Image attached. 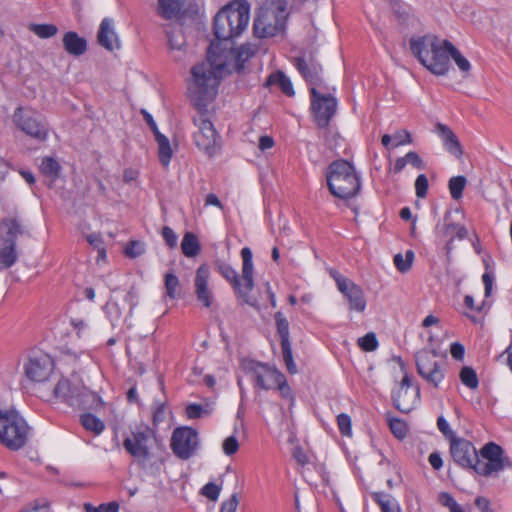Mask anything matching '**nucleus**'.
I'll list each match as a JSON object with an SVG mask.
<instances>
[{"label": "nucleus", "instance_id": "53", "mask_svg": "<svg viewBox=\"0 0 512 512\" xmlns=\"http://www.w3.org/2000/svg\"><path fill=\"white\" fill-rule=\"evenodd\" d=\"M337 424L340 433L343 436H351L352 429H351V418L349 415L345 413H341L337 416Z\"/></svg>", "mask_w": 512, "mask_h": 512}, {"label": "nucleus", "instance_id": "4", "mask_svg": "<svg viewBox=\"0 0 512 512\" xmlns=\"http://www.w3.org/2000/svg\"><path fill=\"white\" fill-rule=\"evenodd\" d=\"M326 181L330 193L339 199L356 196L361 182L354 166L344 159L333 161L327 168Z\"/></svg>", "mask_w": 512, "mask_h": 512}, {"label": "nucleus", "instance_id": "61", "mask_svg": "<svg viewBox=\"0 0 512 512\" xmlns=\"http://www.w3.org/2000/svg\"><path fill=\"white\" fill-rule=\"evenodd\" d=\"M165 419V404L160 402H155V409L153 410L152 422L154 426H157L159 423L163 422Z\"/></svg>", "mask_w": 512, "mask_h": 512}, {"label": "nucleus", "instance_id": "15", "mask_svg": "<svg viewBox=\"0 0 512 512\" xmlns=\"http://www.w3.org/2000/svg\"><path fill=\"white\" fill-rule=\"evenodd\" d=\"M199 445L198 432L188 426L176 428L171 437L170 447L179 459L188 460Z\"/></svg>", "mask_w": 512, "mask_h": 512}, {"label": "nucleus", "instance_id": "40", "mask_svg": "<svg viewBox=\"0 0 512 512\" xmlns=\"http://www.w3.org/2000/svg\"><path fill=\"white\" fill-rule=\"evenodd\" d=\"M274 319L281 343L290 342L289 322L285 315L281 311H278L274 314Z\"/></svg>", "mask_w": 512, "mask_h": 512}, {"label": "nucleus", "instance_id": "31", "mask_svg": "<svg viewBox=\"0 0 512 512\" xmlns=\"http://www.w3.org/2000/svg\"><path fill=\"white\" fill-rule=\"evenodd\" d=\"M266 85H278L281 91L290 97L293 96L295 93L290 79L282 71L272 73L268 77Z\"/></svg>", "mask_w": 512, "mask_h": 512}, {"label": "nucleus", "instance_id": "21", "mask_svg": "<svg viewBox=\"0 0 512 512\" xmlns=\"http://www.w3.org/2000/svg\"><path fill=\"white\" fill-rule=\"evenodd\" d=\"M210 269L208 265H200L195 273L194 292L198 302L205 308H210L214 302V294L209 287Z\"/></svg>", "mask_w": 512, "mask_h": 512}, {"label": "nucleus", "instance_id": "19", "mask_svg": "<svg viewBox=\"0 0 512 512\" xmlns=\"http://www.w3.org/2000/svg\"><path fill=\"white\" fill-rule=\"evenodd\" d=\"M419 395V387H412L411 378L405 373L399 389L392 395V400L397 410L402 413H409L418 402Z\"/></svg>", "mask_w": 512, "mask_h": 512}, {"label": "nucleus", "instance_id": "22", "mask_svg": "<svg viewBox=\"0 0 512 512\" xmlns=\"http://www.w3.org/2000/svg\"><path fill=\"white\" fill-rule=\"evenodd\" d=\"M25 375L32 381L43 382L53 370V361L48 355L30 357L24 366Z\"/></svg>", "mask_w": 512, "mask_h": 512}, {"label": "nucleus", "instance_id": "46", "mask_svg": "<svg viewBox=\"0 0 512 512\" xmlns=\"http://www.w3.org/2000/svg\"><path fill=\"white\" fill-rule=\"evenodd\" d=\"M30 30L38 37L46 39L56 35L58 28L54 24H32Z\"/></svg>", "mask_w": 512, "mask_h": 512}, {"label": "nucleus", "instance_id": "13", "mask_svg": "<svg viewBox=\"0 0 512 512\" xmlns=\"http://www.w3.org/2000/svg\"><path fill=\"white\" fill-rule=\"evenodd\" d=\"M154 431L147 425L136 426L123 441V447L132 457L147 460L150 457V442Z\"/></svg>", "mask_w": 512, "mask_h": 512}, {"label": "nucleus", "instance_id": "38", "mask_svg": "<svg viewBox=\"0 0 512 512\" xmlns=\"http://www.w3.org/2000/svg\"><path fill=\"white\" fill-rule=\"evenodd\" d=\"M372 498L379 505L381 512H401L399 504L391 500L389 495L376 492L372 494Z\"/></svg>", "mask_w": 512, "mask_h": 512}, {"label": "nucleus", "instance_id": "7", "mask_svg": "<svg viewBox=\"0 0 512 512\" xmlns=\"http://www.w3.org/2000/svg\"><path fill=\"white\" fill-rule=\"evenodd\" d=\"M417 373L433 387L438 388L445 378L446 356L434 348H424L415 355Z\"/></svg>", "mask_w": 512, "mask_h": 512}, {"label": "nucleus", "instance_id": "36", "mask_svg": "<svg viewBox=\"0 0 512 512\" xmlns=\"http://www.w3.org/2000/svg\"><path fill=\"white\" fill-rule=\"evenodd\" d=\"M164 286L166 296L170 299H176L180 297L181 285L179 278L172 272H167L164 276Z\"/></svg>", "mask_w": 512, "mask_h": 512}, {"label": "nucleus", "instance_id": "41", "mask_svg": "<svg viewBox=\"0 0 512 512\" xmlns=\"http://www.w3.org/2000/svg\"><path fill=\"white\" fill-rule=\"evenodd\" d=\"M461 382L469 389L478 388L479 380L476 371L470 366H464L459 374Z\"/></svg>", "mask_w": 512, "mask_h": 512}, {"label": "nucleus", "instance_id": "51", "mask_svg": "<svg viewBox=\"0 0 512 512\" xmlns=\"http://www.w3.org/2000/svg\"><path fill=\"white\" fill-rule=\"evenodd\" d=\"M125 255L129 258H136L145 252L144 244L139 241H130L125 247Z\"/></svg>", "mask_w": 512, "mask_h": 512}, {"label": "nucleus", "instance_id": "57", "mask_svg": "<svg viewBox=\"0 0 512 512\" xmlns=\"http://www.w3.org/2000/svg\"><path fill=\"white\" fill-rule=\"evenodd\" d=\"M223 451L226 455L231 456L235 454L239 449V442L236 436L227 437L222 445Z\"/></svg>", "mask_w": 512, "mask_h": 512}, {"label": "nucleus", "instance_id": "11", "mask_svg": "<svg viewBox=\"0 0 512 512\" xmlns=\"http://www.w3.org/2000/svg\"><path fill=\"white\" fill-rule=\"evenodd\" d=\"M435 236L443 244L447 260L450 261L451 253L454 249V240H463L468 236L467 228L452 220L450 212H446L442 220L435 226Z\"/></svg>", "mask_w": 512, "mask_h": 512}, {"label": "nucleus", "instance_id": "39", "mask_svg": "<svg viewBox=\"0 0 512 512\" xmlns=\"http://www.w3.org/2000/svg\"><path fill=\"white\" fill-rule=\"evenodd\" d=\"M166 35L170 49L181 51L186 46L185 36L180 28H170Z\"/></svg>", "mask_w": 512, "mask_h": 512}, {"label": "nucleus", "instance_id": "44", "mask_svg": "<svg viewBox=\"0 0 512 512\" xmlns=\"http://www.w3.org/2000/svg\"><path fill=\"white\" fill-rule=\"evenodd\" d=\"M413 260L414 252L412 250L406 251L405 258L400 253L394 256V264L397 270L401 273H405L410 270Z\"/></svg>", "mask_w": 512, "mask_h": 512}, {"label": "nucleus", "instance_id": "35", "mask_svg": "<svg viewBox=\"0 0 512 512\" xmlns=\"http://www.w3.org/2000/svg\"><path fill=\"white\" fill-rule=\"evenodd\" d=\"M155 140L159 147V161L166 167L169 165L172 157V149L169 139L165 135L157 133Z\"/></svg>", "mask_w": 512, "mask_h": 512}, {"label": "nucleus", "instance_id": "32", "mask_svg": "<svg viewBox=\"0 0 512 512\" xmlns=\"http://www.w3.org/2000/svg\"><path fill=\"white\" fill-rule=\"evenodd\" d=\"M182 253L189 258L196 257L201 250V245L195 234L187 232L181 242Z\"/></svg>", "mask_w": 512, "mask_h": 512}, {"label": "nucleus", "instance_id": "8", "mask_svg": "<svg viewBox=\"0 0 512 512\" xmlns=\"http://www.w3.org/2000/svg\"><path fill=\"white\" fill-rule=\"evenodd\" d=\"M53 394L69 406L76 409H90L98 402L96 393L84 386L72 385L68 379L62 378L53 388Z\"/></svg>", "mask_w": 512, "mask_h": 512}, {"label": "nucleus", "instance_id": "33", "mask_svg": "<svg viewBox=\"0 0 512 512\" xmlns=\"http://www.w3.org/2000/svg\"><path fill=\"white\" fill-rule=\"evenodd\" d=\"M18 259L15 245L1 244L0 246V270L8 269Z\"/></svg>", "mask_w": 512, "mask_h": 512}, {"label": "nucleus", "instance_id": "30", "mask_svg": "<svg viewBox=\"0 0 512 512\" xmlns=\"http://www.w3.org/2000/svg\"><path fill=\"white\" fill-rule=\"evenodd\" d=\"M184 6V0H158V14L164 19L176 17Z\"/></svg>", "mask_w": 512, "mask_h": 512}, {"label": "nucleus", "instance_id": "43", "mask_svg": "<svg viewBox=\"0 0 512 512\" xmlns=\"http://www.w3.org/2000/svg\"><path fill=\"white\" fill-rule=\"evenodd\" d=\"M466 183L467 180L464 176H455L449 180L448 187L450 190L451 197L454 200H458L462 197Z\"/></svg>", "mask_w": 512, "mask_h": 512}, {"label": "nucleus", "instance_id": "62", "mask_svg": "<svg viewBox=\"0 0 512 512\" xmlns=\"http://www.w3.org/2000/svg\"><path fill=\"white\" fill-rule=\"evenodd\" d=\"M239 500L237 494L234 493L230 498L224 501L221 505L220 512H236Z\"/></svg>", "mask_w": 512, "mask_h": 512}, {"label": "nucleus", "instance_id": "49", "mask_svg": "<svg viewBox=\"0 0 512 512\" xmlns=\"http://www.w3.org/2000/svg\"><path fill=\"white\" fill-rule=\"evenodd\" d=\"M358 345L364 351L371 352L377 349L378 340L373 332L367 333L358 339Z\"/></svg>", "mask_w": 512, "mask_h": 512}, {"label": "nucleus", "instance_id": "10", "mask_svg": "<svg viewBox=\"0 0 512 512\" xmlns=\"http://www.w3.org/2000/svg\"><path fill=\"white\" fill-rule=\"evenodd\" d=\"M198 114L193 117V123L197 130L193 133L196 146L208 156H213L217 151L218 134L213 123L207 118V108L197 110Z\"/></svg>", "mask_w": 512, "mask_h": 512}, {"label": "nucleus", "instance_id": "50", "mask_svg": "<svg viewBox=\"0 0 512 512\" xmlns=\"http://www.w3.org/2000/svg\"><path fill=\"white\" fill-rule=\"evenodd\" d=\"M84 510L86 512H119V504L115 501H112L95 507L91 503H85Z\"/></svg>", "mask_w": 512, "mask_h": 512}, {"label": "nucleus", "instance_id": "52", "mask_svg": "<svg viewBox=\"0 0 512 512\" xmlns=\"http://www.w3.org/2000/svg\"><path fill=\"white\" fill-rule=\"evenodd\" d=\"M220 492L221 486L213 482L205 484L201 489V494L211 501H216L219 497Z\"/></svg>", "mask_w": 512, "mask_h": 512}, {"label": "nucleus", "instance_id": "29", "mask_svg": "<svg viewBox=\"0 0 512 512\" xmlns=\"http://www.w3.org/2000/svg\"><path fill=\"white\" fill-rule=\"evenodd\" d=\"M63 46L67 53L80 56L87 50V41L80 37L76 32L69 31L63 37Z\"/></svg>", "mask_w": 512, "mask_h": 512}, {"label": "nucleus", "instance_id": "28", "mask_svg": "<svg viewBox=\"0 0 512 512\" xmlns=\"http://www.w3.org/2000/svg\"><path fill=\"white\" fill-rule=\"evenodd\" d=\"M436 131L441 137L445 148L455 157L460 158L463 154L461 144L456 134L442 123L436 124Z\"/></svg>", "mask_w": 512, "mask_h": 512}, {"label": "nucleus", "instance_id": "42", "mask_svg": "<svg viewBox=\"0 0 512 512\" xmlns=\"http://www.w3.org/2000/svg\"><path fill=\"white\" fill-rule=\"evenodd\" d=\"M61 170L60 164L52 157H45L40 164V171L45 176L57 178Z\"/></svg>", "mask_w": 512, "mask_h": 512}, {"label": "nucleus", "instance_id": "58", "mask_svg": "<svg viewBox=\"0 0 512 512\" xmlns=\"http://www.w3.org/2000/svg\"><path fill=\"white\" fill-rule=\"evenodd\" d=\"M161 234L167 246L174 248L177 245L178 237L172 228L169 226H164L162 228Z\"/></svg>", "mask_w": 512, "mask_h": 512}, {"label": "nucleus", "instance_id": "9", "mask_svg": "<svg viewBox=\"0 0 512 512\" xmlns=\"http://www.w3.org/2000/svg\"><path fill=\"white\" fill-rule=\"evenodd\" d=\"M511 467L512 461L505 455L503 448L494 442H488L479 451L474 472L480 476L490 477Z\"/></svg>", "mask_w": 512, "mask_h": 512}, {"label": "nucleus", "instance_id": "56", "mask_svg": "<svg viewBox=\"0 0 512 512\" xmlns=\"http://www.w3.org/2000/svg\"><path fill=\"white\" fill-rule=\"evenodd\" d=\"M437 427L439 431L445 436L446 439H448L449 443H451V440L453 438H457L455 432L451 430L448 422L443 416H439L437 418Z\"/></svg>", "mask_w": 512, "mask_h": 512}, {"label": "nucleus", "instance_id": "2", "mask_svg": "<svg viewBox=\"0 0 512 512\" xmlns=\"http://www.w3.org/2000/svg\"><path fill=\"white\" fill-rule=\"evenodd\" d=\"M250 5L246 0H236L222 8L214 17L213 32L215 40L211 43L228 45L238 37L249 22Z\"/></svg>", "mask_w": 512, "mask_h": 512}, {"label": "nucleus", "instance_id": "18", "mask_svg": "<svg viewBox=\"0 0 512 512\" xmlns=\"http://www.w3.org/2000/svg\"><path fill=\"white\" fill-rule=\"evenodd\" d=\"M334 278L338 290L343 294L348 304V309L357 313H363L367 306L364 291L352 280L341 274L334 272L331 274Z\"/></svg>", "mask_w": 512, "mask_h": 512}, {"label": "nucleus", "instance_id": "6", "mask_svg": "<svg viewBox=\"0 0 512 512\" xmlns=\"http://www.w3.org/2000/svg\"><path fill=\"white\" fill-rule=\"evenodd\" d=\"M218 48L215 51L217 68H224L227 73L233 71L240 73L244 69V64L252 58L258 51V45L245 43L238 49L233 48V43L221 46V43H215Z\"/></svg>", "mask_w": 512, "mask_h": 512}, {"label": "nucleus", "instance_id": "47", "mask_svg": "<svg viewBox=\"0 0 512 512\" xmlns=\"http://www.w3.org/2000/svg\"><path fill=\"white\" fill-rule=\"evenodd\" d=\"M281 348H282L283 360H284L287 370L291 374L297 373V366L293 360L290 342L281 343Z\"/></svg>", "mask_w": 512, "mask_h": 512}, {"label": "nucleus", "instance_id": "60", "mask_svg": "<svg viewBox=\"0 0 512 512\" xmlns=\"http://www.w3.org/2000/svg\"><path fill=\"white\" fill-rule=\"evenodd\" d=\"M412 142L411 135L406 130L397 131L393 135V147H398Z\"/></svg>", "mask_w": 512, "mask_h": 512}, {"label": "nucleus", "instance_id": "20", "mask_svg": "<svg viewBox=\"0 0 512 512\" xmlns=\"http://www.w3.org/2000/svg\"><path fill=\"white\" fill-rule=\"evenodd\" d=\"M245 368L252 373L255 385L263 390L272 389L277 379H281V372L267 364L249 361Z\"/></svg>", "mask_w": 512, "mask_h": 512}, {"label": "nucleus", "instance_id": "26", "mask_svg": "<svg viewBox=\"0 0 512 512\" xmlns=\"http://www.w3.org/2000/svg\"><path fill=\"white\" fill-rule=\"evenodd\" d=\"M97 41L99 45L108 51L120 49L121 44L114 28V20L112 18H104L97 32Z\"/></svg>", "mask_w": 512, "mask_h": 512}, {"label": "nucleus", "instance_id": "17", "mask_svg": "<svg viewBox=\"0 0 512 512\" xmlns=\"http://www.w3.org/2000/svg\"><path fill=\"white\" fill-rule=\"evenodd\" d=\"M449 453L456 465L474 472L479 452L471 441L462 437L453 438L449 443Z\"/></svg>", "mask_w": 512, "mask_h": 512}, {"label": "nucleus", "instance_id": "12", "mask_svg": "<svg viewBox=\"0 0 512 512\" xmlns=\"http://www.w3.org/2000/svg\"><path fill=\"white\" fill-rule=\"evenodd\" d=\"M284 10L277 11L268 8H261L253 23V33L257 38H268L277 35L284 29Z\"/></svg>", "mask_w": 512, "mask_h": 512}, {"label": "nucleus", "instance_id": "64", "mask_svg": "<svg viewBox=\"0 0 512 512\" xmlns=\"http://www.w3.org/2000/svg\"><path fill=\"white\" fill-rule=\"evenodd\" d=\"M275 387L278 388L282 397H284V398L291 397V389H290L289 385L287 384L285 376L282 373H281V379H277V382H275Z\"/></svg>", "mask_w": 512, "mask_h": 512}, {"label": "nucleus", "instance_id": "5", "mask_svg": "<svg viewBox=\"0 0 512 512\" xmlns=\"http://www.w3.org/2000/svg\"><path fill=\"white\" fill-rule=\"evenodd\" d=\"M30 427L14 408H0V444L11 451L23 448L29 438Z\"/></svg>", "mask_w": 512, "mask_h": 512}, {"label": "nucleus", "instance_id": "14", "mask_svg": "<svg viewBox=\"0 0 512 512\" xmlns=\"http://www.w3.org/2000/svg\"><path fill=\"white\" fill-rule=\"evenodd\" d=\"M15 125L30 137L44 141L47 138L48 129L41 116L34 110L18 107L13 114Z\"/></svg>", "mask_w": 512, "mask_h": 512}, {"label": "nucleus", "instance_id": "24", "mask_svg": "<svg viewBox=\"0 0 512 512\" xmlns=\"http://www.w3.org/2000/svg\"><path fill=\"white\" fill-rule=\"evenodd\" d=\"M30 236L28 229L17 217H5L0 221V243L15 245L18 236Z\"/></svg>", "mask_w": 512, "mask_h": 512}, {"label": "nucleus", "instance_id": "48", "mask_svg": "<svg viewBox=\"0 0 512 512\" xmlns=\"http://www.w3.org/2000/svg\"><path fill=\"white\" fill-rule=\"evenodd\" d=\"M389 427L393 435L398 439H403L407 434V425L401 419L389 418Z\"/></svg>", "mask_w": 512, "mask_h": 512}, {"label": "nucleus", "instance_id": "23", "mask_svg": "<svg viewBox=\"0 0 512 512\" xmlns=\"http://www.w3.org/2000/svg\"><path fill=\"white\" fill-rule=\"evenodd\" d=\"M423 66L435 75H444L448 72L450 67L449 51L445 47L444 41L442 44L439 41L436 42L435 49L432 50Z\"/></svg>", "mask_w": 512, "mask_h": 512}, {"label": "nucleus", "instance_id": "27", "mask_svg": "<svg viewBox=\"0 0 512 512\" xmlns=\"http://www.w3.org/2000/svg\"><path fill=\"white\" fill-rule=\"evenodd\" d=\"M438 38L435 35L427 34L423 36L412 37L409 40V46L412 54L423 65L431 54L432 50L436 47Z\"/></svg>", "mask_w": 512, "mask_h": 512}, {"label": "nucleus", "instance_id": "16", "mask_svg": "<svg viewBox=\"0 0 512 512\" xmlns=\"http://www.w3.org/2000/svg\"><path fill=\"white\" fill-rule=\"evenodd\" d=\"M310 97L314 121L318 127L326 128L336 113V98L320 94L315 87L310 88Z\"/></svg>", "mask_w": 512, "mask_h": 512}, {"label": "nucleus", "instance_id": "54", "mask_svg": "<svg viewBox=\"0 0 512 512\" xmlns=\"http://www.w3.org/2000/svg\"><path fill=\"white\" fill-rule=\"evenodd\" d=\"M429 188L426 175L420 174L415 180V191L418 198H425Z\"/></svg>", "mask_w": 512, "mask_h": 512}, {"label": "nucleus", "instance_id": "3", "mask_svg": "<svg viewBox=\"0 0 512 512\" xmlns=\"http://www.w3.org/2000/svg\"><path fill=\"white\" fill-rule=\"evenodd\" d=\"M242 272L239 277L237 271L229 264L222 260L214 262L215 270L226 279L232 286L236 297L241 300L242 304L258 308L257 300L250 296V292L254 288V267L252 261V251L248 247L241 250Z\"/></svg>", "mask_w": 512, "mask_h": 512}, {"label": "nucleus", "instance_id": "55", "mask_svg": "<svg viewBox=\"0 0 512 512\" xmlns=\"http://www.w3.org/2000/svg\"><path fill=\"white\" fill-rule=\"evenodd\" d=\"M439 502L450 509V512H459L462 508L461 506L454 500L451 494L447 492H441L439 494Z\"/></svg>", "mask_w": 512, "mask_h": 512}, {"label": "nucleus", "instance_id": "25", "mask_svg": "<svg viewBox=\"0 0 512 512\" xmlns=\"http://www.w3.org/2000/svg\"><path fill=\"white\" fill-rule=\"evenodd\" d=\"M293 63L309 85L316 88L321 84L322 67L314 59L307 60L304 57H295Z\"/></svg>", "mask_w": 512, "mask_h": 512}, {"label": "nucleus", "instance_id": "37", "mask_svg": "<svg viewBox=\"0 0 512 512\" xmlns=\"http://www.w3.org/2000/svg\"><path fill=\"white\" fill-rule=\"evenodd\" d=\"M444 45L449 51V58L451 57L458 68L464 72L468 73L471 69L470 62L460 53V51L448 40H444Z\"/></svg>", "mask_w": 512, "mask_h": 512}, {"label": "nucleus", "instance_id": "45", "mask_svg": "<svg viewBox=\"0 0 512 512\" xmlns=\"http://www.w3.org/2000/svg\"><path fill=\"white\" fill-rule=\"evenodd\" d=\"M392 11L400 24H408L411 17V8L408 5L399 1L394 2L392 4Z\"/></svg>", "mask_w": 512, "mask_h": 512}, {"label": "nucleus", "instance_id": "59", "mask_svg": "<svg viewBox=\"0 0 512 512\" xmlns=\"http://www.w3.org/2000/svg\"><path fill=\"white\" fill-rule=\"evenodd\" d=\"M185 412L186 416L189 419H198L201 418L203 414H207V412L203 409V407L200 404L195 403L189 404L186 407Z\"/></svg>", "mask_w": 512, "mask_h": 512}, {"label": "nucleus", "instance_id": "34", "mask_svg": "<svg viewBox=\"0 0 512 512\" xmlns=\"http://www.w3.org/2000/svg\"><path fill=\"white\" fill-rule=\"evenodd\" d=\"M81 425L95 435H99L105 429L104 422L91 413H85L80 416Z\"/></svg>", "mask_w": 512, "mask_h": 512}, {"label": "nucleus", "instance_id": "63", "mask_svg": "<svg viewBox=\"0 0 512 512\" xmlns=\"http://www.w3.org/2000/svg\"><path fill=\"white\" fill-rule=\"evenodd\" d=\"M405 160H406L407 164H411L413 167H415L417 169H423L424 168V163H423L422 159L414 151L408 152L405 155Z\"/></svg>", "mask_w": 512, "mask_h": 512}, {"label": "nucleus", "instance_id": "1", "mask_svg": "<svg viewBox=\"0 0 512 512\" xmlns=\"http://www.w3.org/2000/svg\"><path fill=\"white\" fill-rule=\"evenodd\" d=\"M216 44H210L207 59L191 68V78L188 82V97L196 110H205L217 95L222 75L226 70L217 68Z\"/></svg>", "mask_w": 512, "mask_h": 512}]
</instances>
